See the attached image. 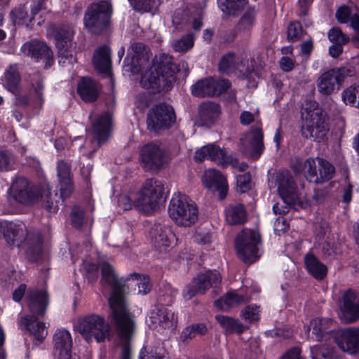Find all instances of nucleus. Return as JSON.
Wrapping results in <instances>:
<instances>
[{
    "label": "nucleus",
    "instance_id": "f257e3e1",
    "mask_svg": "<svg viewBox=\"0 0 359 359\" xmlns=\"http://www.w3.org/2000/svg\"><path fill=\"white\" fill-rule=\"evenodd\" d=\"M102 280L111 287L109 297L110 321L115 329L118 359H132V340L136 332L135 316L130 311L124 295V278H118L107 262L100 263Z\"/></svg>",
    "mask_w": 359,
    "mask_h": 359
},
{
    "label": "nucleus",
    "instance_id": "f03ea898",
    "mask_svg": "<svg viewBox=\"0 0 359 359\" xmlns=\"http://www.w3.org/2000/svg\"><path fill=\"white\" fill-rule=\"evenodd\" d=\"M178 68L171 55L161 53L156 55L152 66L142 73L140 85L144 89L155 94L161 91H168L176 80Z\"/></svg>",
    "mask_w": 359,
    "mask_h": 359
},
{
    "label": "nucleus",
    "instance_id": "7ed1b4c3",
    "mask_svg": "<svg viewBox=\"0 0 359 359\" xmlns=\"http://www.w3.org/2000/svg\"><path fill=\"white\" fill-rule=\"evenodd\" d=\"M302 133L306 138L320 142L328 131L325 113L315 100H306L302 106Z\"/></svg>",
    "mask_w": 359,
    "mask_h": 359
},
{
    "label": "nucleus",
    "instance_id": "20e7f679",
    "mask_svg": "<svg viewBox=\"0 0 359 359\" xmlns=\"http://www.w3.org/2000/svg\"><path fill=\"white\" fill-rule=\"evenodd\" d=\"M4 237L9 245L27 247V257L32 262L36 261L42 252L41 235L28 232L23 224L5 223Z\"/></svg>",
    "mask_w": 359,
    "mask_h": 359
},
{
    "label": "nucleus",
    "instance_id": "39448f33",
    "mask_svg": "<svg viewBox=\"0 0 359 359\" xmlns=\"http://www.w3.org/2000/svg\"><path fill=\"white\" fill-rule=\"evenodd\" d=\"M164 186L154 178L147 180L134 199V207L145 214H151L159 209Z\"/></svg>",
    "mask_w": 359,
    "mask_h": 359
},
{
    "label": "nucleus",
    "instance_id": "423d86ee",
    "mask_svg": "<svg viewBox=\"0 0 359 359\" xmlns=\"http://www.w3.org/2000/svg\"><path fill=\"white\" fill-rule=\"evenodd\" d=\"M74 328L88 343L93 339L100 343L106 339L110 340L111 337L109 323L103 317L96 314L78 318Z\"/></svg>",
    "mask_w": 359,
    "mask_h": 359
},
{
    "label": "nucleus",
    "instance_id": "0eeeda50",
    "mask_svg": "<svg viewBox=\"0 0 359 359\" xmlns=\"http://www.w3.org/2000/svg\"><path fill=\"white\" fill-rule=\"evenodd\" d=\"M335 18L340 24H348L354 31V34L350 39L339 27H333L328 32V39L336 43H347L351 41L354 44L359 43V12H354L346 6H339L335 12Z\"/></svg>",
    "mask_w": 359,
    "mask_h": 359
},
{
    "label": "nucleus",
    "instance_id": "6e6552de",
    "mask_svg": "<svg viewBox=\"0 0 359 359\" xmlns=\"http://www.w3.org/2000/svg\"><path fill=\"white\" fill-rule=\"evenodd\" d=\"M168 213L178 226H190L198 219L197 205L186 195H174L170 200Z\"/></svg>",
    "mask_w": 359,
    "mask_h": 359
},
{
    "label": "nucleus",
    "instance_id": "1a4fd4ad",
    "mask_svg": "<svg viewBox=\"0 0 359 359\" xmlns=\"http://www.w3.org/2000/svg\"><path fill=\"white\" fill-rule=\"evenodd\" d=\"M111 14V5L107 1L91 4L85 13L84 25L90 32L101 34L109 27Z\"/></svg>",
    "mask_w": 359,
    "mask_h": 359
},
{
    "label": "nucleus",
    "instance_id": "9d476101",
    "mask_svg": "<svg viewBox=\"0 0 359 359\" xmlns=\"http://www.w3.org/2000/svg\"><path fill=\"white\" fill-rule=\"evenodd\" d=\"M261 238L258 231L245 229L238 234L235 246L238 257L245 263L252 264L260 256L259 245Z\"/></svg>",
    "mask_w": 359,
    "mask_h": 359
},
{
    "label": "nucleus",
    "instance_id": "9b49d317",
    "mask_svg": "<svg viewBox=\"0 0 359 359\" xmlns=\"http://www.w3.org/2000/svg\"><path fill=\"white\" fill-rule=\"evenodd\" d=\"M41 195L40 187L34 184L25 177H18L10 188V196L17 203L32 205L37 203Z\"/></svg>",
    "mask_w": 359,
    "mask_h": 359
},
{
    "label": "nucleus",
    "instance_id": "f8f14e48",
    "mask_svg": "<svg viewBox=\"0 0 359 359\" xmlns=\"http://www.w3.org/2000/svg\"><path fill=\"white\" fill-rule=\"evenodd\" d=\"M176 116L172 106L161 103L152 107L147 114V123L150 131L158 132L172 127Z\"/></svg>",
    "mask_w": 359,
    "mask_h": 359
},
{
    "label": "nucleus",
    "instance_id": "ddd939ff",
    "mask_svg": "<svg viewBox=\"0 0 359 359\" xmlns=\"http://www.w3.org/2000/svg\"><path fill=\"white\" fill-rule=\"evenodd\" d=\"M255 60L247 55H237L229 52L220 60L219 70L227 74H238L247 76L254 71Z\"/></svg>",
    "mask_w": 359,
    "mask_h": 359
},
{
    "label": "nucleus",
    "instance_id": "4468645a",
    "mask_svg": "<svg viewBox=\"0 0 359 359\" xmlns=\"http://www.w3.org/2000/svg\"><path fill=\"white\" fill-rule=\"evenodd\" d=\"M221 280V276L217 271L199 273L184 287L183 297L186 299H191L198 294H203L210 287H217Z\"/></svg>",
    "mask_w": 359,
    "mask_h": 359
},
{
    "label": "nucleus",
    "instance_id": "2eb2a0df",
    "mask_svg": "<svg viewBox=\"0 0 359 359\" xmlns=\"http://www.w3.org/2000/svg\"><path fill=\"white\" fill-rule=\"evenodd\" d=\"M304 172L310 182L322 184L333 177L335 169L329 161L322 158L316 160L309 158L304 162Z\"/></svg>",
    "mask_w": 359,
    "mask_h": 359
},
{
    "label": "nucleus",
    "instance_id": "dca6fc26",
    "mask_svg": "<svg viewBox=\"0 0 359 359\" xmlns=\"http://www.w3.org/2000/svg\"><path fill=\"white\" fill-rule=\"evenodd\" d=\"M194 158L200 162L207 158L223 165L229 163L239 171H245L248 167L245 162L240 163L237 158L226 156V152L215 144L203 146L196 151Z\"/></svg>",
    "mask_w": 359,
    "mask_h": 359
},
{
    "label": "nucleus",
    "instance_id": "f3484780",
    "mask_svg": "<svg viewBox=\"0 0 359 359\" xmlns=\"http://www.w3.org/2000/svg\"><path fill=\"white\" fill-rule=\"evenodd\" d=\"M347 75L346 68H333L323 72L316 80L318 92L326 96L337 92Z\"/></svg>",
    "mask_w": 359,
    "mask_h": 359
},
{
    "label": "nucleus",
    "instance_id": "a211bd4d",
    "mask_svg": "<svg viewBox=\"0 0 359 359\" xmlns=\"http://www.w3.org/2000/svg\"><path fill=\"white\" fill-rule=\"evenodd\" d=\"M239 149L245 156L258 159L264 151V134L260 127L252 128L240 139Z\"/></svg>",
    "mask_w": 359,
    "mask_h": 359
},
{
    "label": "nucleus",
    "instance_id": "6ab92c4d",
    "mask_svg": "<svg viewBox=\"0 0 359 359\" xmlns=\"http://www.w3.org/2000/svg\"><path fill=\"white\" fill-rule=\"evenodd\" d=\"M140 160L145 170H158L165 162V150L158 142L148 143L141 149Z\"/></svg>",
    "mask_w": 359,
    "mask_h": 359
},
{
    "label": "nucleus",
    "instance_id": "aec40b11",
    "mask_svg": "<svg viewBox=\"0 0 359 359\" xmlns=\"http://www.w3.org/2000/svg\"><path fill=\"white\" fill-rule=\"evenodd\" d=\"M150 57L151 53L148 46L141 42H133L128 48L124 63L129 71L138 73L149 65Z\"/></svg>",
    "mask_w": 359,
    "mask_h": 359
},
{
    "label": "nucleus",
    "instance_id": "412c9836",
    "mask_svg": "<svg viewBox=\"0 0 359 359\" xmlns=\"http://www.w3.org/2000/svg\"><path fill=\"white\" fill-rule=\"evenodd\" d=\"M73 32L70 29H55L54 38L58 50L59 63L65 65L76 60L74 57L72 39Z\"/></svg>",
    "mask_w": 359,
    "mask_h": 359
},
{
    "label": "nucleus",
    "instance_id": "4be33fe9",
    "mask_svg": "<svg viewBox=\"0 0 359 359\" xmlns=\"http://www.w3.org/2000/svg\"><path fill=\"white\" fill-rule=\"evenodd\" d=\"M278 191L285 203L296 208L302 207L295 184L288 171L280 172L277 175Z\"/></svg>",
    "mask_w": 359,
    "mask_h": 359
},
{
    "label": "nucleus",
    "instance_id": "5701e85b",
    "mask_svg": "<svg viewBox=\"0 0 359 359\" xmlns=\"http://www.w3.org/2000/svg\"><path fill=\"white\" fill-rule=\"evenodd\" d=\"M149 233L154 247L161 252H168L177 241L171 228L166 225L155 224Z\"/></svg>",
    "mask_w": 359,
    "mask_h": 359
},
{
    "label": "nucleus",
    "instance_id": "b1692460",
    "mask_svg": "<svg viewBox=\"0 0 359 359\" xmlns=\"http://www.w3.org/2000/svg\"><path fill=\"white\" fill-rule=\"evenodd\" d=\"M22 53L36 61L43 60L45 62V67H50L54 62L53 54L44 42L36 39L25 42L21 46Z\"/></svg>",
    "mask_w": 359,
    "mask_h": 359
},
{
    "label": "nucleus",
    "instance_id": "393cba45",
    "mask_svg": "<svg viewBox=\"0 0 359 359\" xmlns=\"http://www.w3.org/2000/svg\"><path fill=\"white\" fill-rule=\"evenodd\" d=\"M339 317L344 323H353L359 319V296L348 290L342 296Z\"/></svg>",
    "mask_w": 359,
    "mask_h": 359
},
{
    "label": "nucleus",
    "instance_id": "a878e982",
    "mask_svg": "<svg viewBox=\"0 0 359 359\" xmlns=\"http://www.w3.org/2000/svg\"><path fill=\"white\" fill-rule=\"evenodd\" d=\"M149 320L151 327L161 331L172 327L177 323V317L169 309L158 305L151 311Z\"/></svg>",
    "mask_w": 359,
    "mask_h": 359
},
{
    "label": "nucleus",
    "instance_id": "bb28decb",
    "mask_svg": "<svg viewBox=\"0 0 359 359\" xmlns=\"http://www.w3.org/2000/svg\"><path fill=\"white\" fill-rule=\"evenodd\" d=\"M53 354L55 359H71L72 340L67 330H57L53 335Z\"/></svg>",
    "mask_w": 359,
    "mask_h": 359
},
{
    "label": "nucleus",
    "instance_id": "cd10ccee",
    "mask_svg": "<svg viewBox=\"0 0 359 359\" xmlns=\"http://www.w3.org/2000/svg\"><path fill=\"white\" fill-rule=\"evenodd\" d=\"M338 347L350 354L359 352V327H350L341 330L336 337Z\"/></svg>",
    "mask_w": 359,
    "mask_h": 359
},
{
    "label": "nucleus",
    "instance_id": "c85d7f7f",
    "mask_svg": "<svg viewBox=\"0 0 359 359\" xmlns=\"http://www.w3.org/2000/svg\"><path fill=\"white\" fill-rule=\"evenodd\" d=\"M111 128V115L109 112H104L100 115L93 123V140L92 143H95L96 147H99L101 144L105 142L110 135Z\"/></svg>",
    "mask_w": 359,
    "mask_h": 359
},
{
    "label": "nucleus",
    "instance_id": "c756f323",
    "mask_svg": "<svg viewBox=\"0 0 359 359\" xmlns=\"http://www.w3.org/2000/svg\"><path fill=\"white\" fill-rule=\"evenodd\" d=\"M203 182L208 189L218 192L219 198L224 199L228 192V184L226 177L215 169H209L204 172Z\"/></svg>",
    "mask_w": 359,
    "mask_h": 359
},
{
    "label": "nucleus",
    "instance_id": "7c9ffc66",
    "mask_svg": "<svg viewBox=\"0 0 359 359\" xmlns=\"http://www.w3.org/2000/svg\"><path fill=\"white\" fill-rule=\"evenodd\" d=\"M134 287V290L138 294H147L151 288L149 278L144 274L133 273L129 274L124 279V295L126 297V292L130 287Z\"/></svg>",
    "mask_w": 359,
    "mask_h": 359
},
{
    "label": "nucleus",
    "instance_id": "2f4dec72",
    "mask_svg": "<svg viewBox=\"0 0 359 359\" xmlns=\"http://www.w3.org/2000/svg\"><path fill=\"white\" fill-rule=\"evenodd\" d=\"M57 176L60 181V197L65 199L74 191V184L72 178L70 165L60 161L57 163Z\"/></svg>",
    "mask_w": 359,
    "mask_h": 359
},
{
    "label": "nucleus",
    "instance_id": "473e14b6",
    "mask_svg": "<svg viewBox=\"0 0 359 359\" xmlns=\"http://www.w3.org/2000/svg\"><path fill=\"white\" fill-rule=\"evenodd\" d=\"M220 114L219 104L213 102H204L198 107V118L202 126L209 127L213 125Z\"/></svg>",
    "mask_w": 359,
    "mask_h": 359
},
{
    "label": "nucleus",
    "instance_id": "72a5a7b5",
    "mask_svg": "<svg viewBox=\"0 0 359 359\" xmlns=\"http://www.w3.org/2000/svg\"><path fill=\"white\" fill-rule=\"evenodd\" d=\"M27 304L32 315L43 316L48 305V294L45 291H32L27 297Z\"/></svg>",
    "mask_w": 359,
    "mask_h": 359
},
{
    "label": "nucleus",
    "instance_id": "f704fd0d",
    "mask_svg": "<svg viewBox=\"0 0 359 359\" xmlns=\"http://www.w3.org/2000/svg\"><path fill=\"white\" fill-rule=\"evenodd\" d=\"M77 92L86 102L95 101L99 95L97 83L90 78H83L78 84Z\"/></svg>",
    "mask_w": 359,
    "mask_h": 359
},
{
    "label": "nucleus",
    "instance_id": "c9c22d12",
    "mask_svg": "<svg viewBox=\"0 0 359 359\" xmlns=\"http://www.w3.org/2000/svg\"><path fill=\"white\" fill-rule=\"evenodd\" d=\"M93 63L99 73L109 74L111 69L109 48L105 46L97 48L94 53Z\"/></svg>",
    "mask_w": 359,
    "mask_h": 359
},
{
    "label": "nucleus",
    "instance_id": "e433bc0d",
    "mask_svg": "<svg viewBox=\"0 0 359 359\" xmlns=\"http://www.w3.org/2000/svg\"><path fill=\"white\" fill-rule=\"evenodd\" d=\"M249 299L250 297L247 294L229 292L223 297L217 299L215 304L219 309L226 311L232 307L244 304L249 301Z\"/></svg>",
    "mask_w": 359,
    "mask_h": 359
},
{
    "label": "nucleus",
    "instance_id": "4c0bfd02",
    "mask_svg": "<svg viewBox=\"0 0 359 359\" xmlns=\"http://www.w3.org/2000/svg\"><path fill=\"white\" fill-rule=\"evenodd\" d=\"M36 316H27L22 318L21 323L36 340L41 342L48 334V331L43 323L37 321Z\"/></svg>",
    "mask_w": 359,
    "mask_h": 359
},
{
    "label": "nucleus",
    "instance_id": "58836bf2",
    "mask_svg": "<svg viewBox=\"0 0 359 359\" xmlns=\"http://www.w3.org/2000/svg\"><path fill=\"white\" fill-rule=\"evenodd\" d=\"M306 267L309 273L317 280H323L327 275V266L316 256L307 254L304 258Z\"/></svg>",
    "mask_w": 359,
    "mask_h": 359
},
{
    "label": "nucleus",
    "instance_id": "ea45409f",
    "mask_svg": "<svg viewBox=\"0 0 359 359\" xmlns=\"http://www.w3.org/2000/svg\"><path fill=\"white\" fill-rule=\"evenodd\" d=\"M225 213L226 219L230 224H241L246 221V211L242 204L236 203L229 205Z\"/></svg>",
    "mask_w": 359,
    "mask_h": 359
},
{
    "label": "nucleus",
    "instance_id": "a19ab883",
    "mask_svg": "<svg viewBox=\"0 0 359 359\" xmlns=\"http://www.w3.org/2000/svg\"><path fill=\"white\" fill-rule=\"evenodd\" d=\"M333 321L328 318H314L310 322L309 330L316 336V340L321 339L330 332Z\"/></svg>",
    "mask_w": 359,
    "mask_h": 359
},
{
    "label": "nucleus",
    "instance_id": "79ce46f5",
    "mask_svg": "<svg viewBox=\"0 0 359 359\" xmlns=\"http://www.w3.org/2000/svg\"><path fill=\"white\" fill-rule=\"evenodd\" d=\"M207 332L208 327L206 324L203 323H194L184 328L180 338L183 343H187L196 336H203Z\"/></svg>",
    "mask_w": 359,
    "mask_h": 359
},
{
    "label": "nucleus",
    "instance_id": "37998d69",
    "mask_svg": "<svg viewBox=\"0 0 359 359\" xmlns=\"http://www.w3.org/2000/svg\"><path fill=\"white\" fill-rule=\"evenodd\" d=\"M215 319L220 324L222 327L225 330L226 333L237 332L241 334L246 329V327L239 320L229 316L217 315Z\"/></svg>",
    "mask_w": 359,
    "mask_h": 359
},
{
    "label": "nucleus",
    "instance_id": "c03bdc74",
    "mask_svg": "<svg viewBox=\"0 0 359 359\" xmlns=\"http://www.w3.org/2000/svg\"><path fill=\"white\" fill-rule=\"evenodd\" d=\"M133 8L140 13H152L156 11L160 0H128Z\"/></svg>",
    "mask_w": 359,
    "mask_h": 359
},
{
    "label": "nucleus",
    "instance_id": "a18cd8bd",
    "mask_svg": "<svg viewBox=\"0 0 359 359\" xmlns=\"http://www.w3.org/2000/svg\"><path fill=\"white\" fill-rule=\"evenodd\" d=\"M218 4L223 13L235 15L247 4V0H218Z\"/></svg>",
    "mask_w": 359,
    "mask_h": 359
},
{
    "label": "nucleus",
    "instance_id": "49530a36",
    "mask_svg": "<svg viewBox=\"0 0 359 359\" xmlns=\"http://www.w3.org/2000/svg\"><path fill=\"white\" fill-rule=\"evenodd\" d=\"M213 88L211 87L210 78L198 81L191 87V93L194 96L204 97L213 96Z\"/></svg>",
    "mask_w": 359,
    "mask_h": 359
},
{
    "label": "nucleus",
    "instance_id": "de8ad7c7",
    "mask_svg": "<svg viewBox=\"0 0 359 359\" xmlns=\"http://www.w3.org/2000/svg\"><path fill=\"white\" fill-rule=\"evenodd\" d=\"M256 22V13L253 9H249L245 12L236 29L237 31L249 32Z\"/></svg>",
    "mask_w": 359,
    "mask_h": 359
},
{
    "label": "nucleus",
    "instance_id": "09e8293b",
    "mask_svg": "<svg viewBox=\"0 0 359 359\" xmlns=\"http://www.w3.org/2000/svg\"><path fill=\"white\" fill-rule=\"evenodd\" d=\"M5 77L8 89L12 93L16 94L18 92V86L20 81L17 66H11L6 71Z\"/></svg>",
    "mask_w": 359,
    "mask_h": 359
},
{
    "label": "nucleus",
    "instance_id": "8fccbe9b",
    "mask_svg": "<svg viewBox=\"0 0 359 359\" xmlns=\"http://www.w3.org/2000/svg\"><path fill=\"white\" fill-rule=\"evenodd\" d=\"M57 196L55 193L54 196L48 189L41 191V195L39 196L41 201V206L48 212L55 213L58 210L57 201L55 198Z\"/></svg>",
    "mask_w": 359,
    "mask_h": 359
},
{
    "label": "nucleus",
    "instance_id": "3c124183",
    "mask_svg": "<svg viewBox=\"0 0 359 359\" xmlns=\"http://www.w3.org/2000/svg\"><path fill=\"white\" fill-rule=\"evenodd\" d=\"M311 354L312 359H336L333 348L327 344L312 346Z\"/></svg>",
    "mask_w": 359,
    "mask_h": 359
},
{
    "label": "nucleus",
    "instance_id": "603ef678",
    "mask_svg": "<svg viewBox=\"0 0 359 359\" xmlns=\"http://www.w3.org/2000/svg\"><path fill=\"white\" fill-rule=\"evenodd\" d=\"M343 102L359 109V86H351L341 93Z\"/></svg>",
    "mask_w": 359,
    "mask_h": 359
},
{
    "label": "nucleus",
    "instance_id": "864d4df0",
    "mask_svg": "<svg viewBox=\"0 0 359 359\" xmlns=\"http://www.w3.org/2000/svg\"><path fill=\"white\" fill-rule=\"evenodd\" d=\"M11 15L14 23L18 25H28L27 22L32 20V18H29L25 6L22 5L15 8L11 11Z\"/></svg>",
    "mask_w": 359,
    "mask_h": 359
},
{
    "label": "nucleus",
    "instance_id": "5fc2aeb1",
    "mask_svg": "<svg viewBox=\"0 0 359 359\" xmlns=\"http://www.w3.org/2000/svg\"><path fill=\"white\" fill-rule=\"evenodd\" d=\"M193 45L194 39L192 35L187 34L179 40L174 41L172 43V48L175 51L182 52L191 48Z\"/></svg>",
    "mask_w": 359,
    "mask_h": 359
},
{
    "label": "nucleus",
    "instance_id": "6e6d98bb",
    "mask_svg": "<svg viewBox=\"0 0 359 359\" xmlns=\"http://www.w3.org/2000/svg\"><path fill=\"white\" fill-rule=\"evenodd\" d=\"M70 221L73 227H81L84 222L83 210L79 206H74L70 213Z\"/></svg>",
    "mask_w": 359,
    "mask_h": 359
},
{
    "label": "nucleus",
    "instance_id": "4d7b16f0",
    "mask_svg": "<svg viewBox=\"0 0 359 359\" xmlns=\"http://www.w3.org/2000/svg\"><path fill=\"white\" fill-rule=\"evenodd\" d=\"M211 87L213 88V96L220 95L226 92L230 87L231 84L229 80L224 79H215L210 78Z\"/></svg>",
    "mask_w": 359,
    "mask_h": 359
},
{
    "label": "nucleus",
    "instance_id": "13d9d810",
    "mask_svg": "<svg viewBox=\"0 0 359 359\" xmlns=\"http://www.w3.org/2000/svg\"><path fill=\"white\" fill-rule=\"evenodd\" d=\"M302 34V27L299 22H292L287 27V38L294 42L300 39Z\"/></svg>",
    "mask_w": 359,
    "mask_h": 359
},
{
    "label": "nucleus",
    "instance_id": "bf43d9fd",
    "mask_svg": "<svg viewBox=\"0 0 359 359\" xmlns=\"http://www.w3.org/2000/svg\"><path fill=\"white\" fill-rule=\"evenodd\" d=\"M43 79L39 74H36L32 79V85L34 89L36 97L39 99L40 107L43 104V100L42 97L43 93Z\"/></svg>",
    "mask_w": 359,
    "mask_h": 359
},
{
    "label": "nucleus",
    "instance_id": "052dcab7",
    "mask_svg": "<svg viewBox=\"0 0 359 359\" xmlns=\"http://www.w3.org/2000/svg\"><path fill=\"white\" fill-rule=\"evenodd\" d=\"M243 318L251 322L257 320L259 318V308L257 306H248L242 312Z\"/></svg>",
    "mask_w": 359,
    "mask_h": 359
},
{
    "label": "nucleus",
    "instance_id": "680f3d73",
    "mask_svg": "<svg viewBox=\"0 0 359 359\" xmlns=\"http://www.w3.org/2000/svg\"><path fill=\"white\" fill-rule=\"evenodd\" d=\"M237 185L241 192H245L250 189L251 176L249 172L240 175L237 177Z\"/></svg>",
    "mask_w": 359,
    "mask_h": 359
},
{
    "label": "nucleus",
    "instance_id": "e2e57ef3",
    "mask_svg": "<svg viewBox=\"0 0 359 359\" xmlns=\"http://www.w3.org/2000/svg\"><path fill=\"white\" fill-rule=\"evenodd\" d=\"M13 159L12 156L3 151H0V171H8L12 168Z\"/></svg>",
    "mask_w": 359,
    "mask_h": 359
},
{
    "label": "nucleus",
    "instance_id": "0e129e2a",
    "mask_svg": "<svg viewBox=\"0 0 359 359\" xmlns=\"http://www.w3.org/2000/svg\"><path fill=\"white\" fill-rule=\"evenodd\" d=\"M288 227L289 224L287 220L282 217L277 218L274 222V231L278 235L285 232Z\"/></svg>",
    "mask_w": 359,
    "mask_h": 359
},
{
    "label": "nucleus",
    "instance_id": "69168bd1",
    "mask_svg": "<svg viewBox=\"0 0 359 359\" xmlns=\"http://www.w3.org/2000/svg\"><path fill=\"white\" fill-rule=\"evenodd\" d=\"M280 359H304L301 356V350L299 348L293 347L289 349L283 354Z\"/></svg>",
    "mask_w": 359,
    "mask_h": 359
},
{
    "label": "nucleus",
    "instance_id": "338daca9",
    "mask_svg": "<svg viewBox=\"0 0 359 359\" xmlns=\"http://www.w3.org/2000/svg\"><path fill=\"white\" fill-rule=\"evenodd\" d=\"M166 355L167 352L164 348L157 347L150 352L148 359H168Z\"/></svg>",
    "mask_w": 359,
    "mask_h": 359
},
{
    "label": "nucleus",
    "instance_id": "774afa93",
    "mask_svg": "<svg viewBox=\"0 0 359 359\" xmlns=\"http://www.w3.org/2000/svg\"><path fill=\"white\" fill-rule=\"evenodd\" d=\"M328 194L326 189H316L313 196V203H320L324 201Z\"/></svg>",
    "mask_w": 359,
    "mask_h": 359
}]
</instances>
